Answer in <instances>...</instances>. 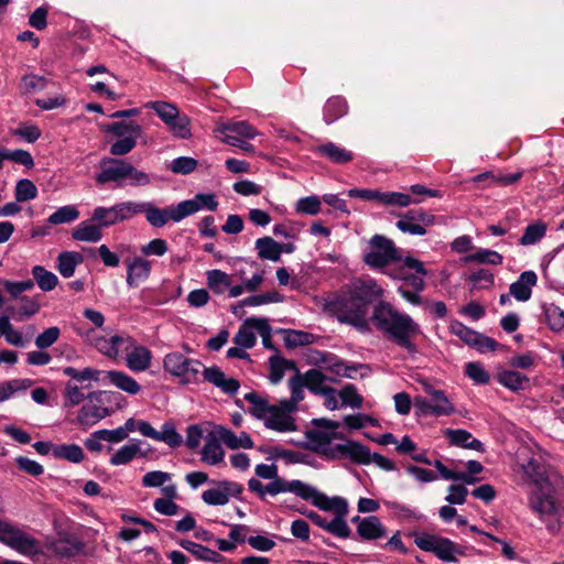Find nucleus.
<instances>
[{
	"label": "nucleus",
	"instance_id": "864d4df0",
	"mask_svg": "<svg viewBox=\"0 0 564 564\" xmlns=\"http://www.w3.org/2000/svg\"><path fill=\"white\" fill-rule=\"evenodd\" d=\"M32 275L39 288L44 292L52 291L58 283L57 276L42 265H34Z\"/></svg>",
	"mask_w": 564,
	"mask_h": 564
},
{
	"label": "nucleus",
	"instance_id": "412c9836",
	"mask_svg": "<svg viewBox=\"0 0 564 564\" xmlns=\"http://www.w3.org/2000/svg\"><path fill=\"white\" fill-rule=\"evenodd\" d=\"M202 373L205 381L212 383L226 394L234 395L240 387L238 380L226 377L224 371L217 366L204 367Z\"/></svg>",
	"mask_w": 564,
	"mask_h": 564
},
{
	"label": "nucleus",
	"instance_id": "3c124183",
	"mask_svg": "<svg viewBox=\"0 0 564 564\" xmlns=\"http://www.w3.org/2000/svg\"><path fill=\"white\" fill-rule=\"evenodd\" d=\"M347 111L346 101L340 97H333L324 106V120L327 124L343 117Z\"/></svg>",
	"mask_w": 564,
	"mask_h": 564
},
{
	"label": "nucleus",
	"instance_id": "39448f33",
	"mask_svg": "<svg viewBox=\"0 0 564 564\" xmlns=\"http://www.w3.org/2000/svg\"><path fill=\"white\" fill-rule=\"evenodd\" d=\"M0 542L24 556L33 557L41 553L40 543L35 538L6 521H0Z\"/></svg>",
	"mask_w": 564,
	"mask_h": 564
},
{
	"label": "nucleus",
	"instance_id": "09e8293b",
	"mask_svg": "<svg viewBox=\"0 0 564 564\" xmlns=\"http://www.w3.org/2000/svg\"><path fill=\"white\" fill-rule=\"evenodd\" d=\"M79 210L75 205H65L57 208L47 218L50 225L56 226L62 224H70L78 219Z\"/></svg>",
	"mask_w": 564,
	"mask_h": 564
},
{
	"label": "nucleus",
	"instance_id": "13d9d810",
	"mask_svg": "<svg viewBox=\"0 0 564 564\" xmlns=\"http://www.w3.org/2000/svg\"><path fill=\"white\" fill-rule=\"evenodd\" d=\"M51 549L61 557H73L82 551V544L72 539H58L52 543Z\"/></svg>",
	"mask_w": 564,
	"mask_h": 564
},
{
	"label": "nucleus",
	"instance_id": "052dcab7",
	"mask_svg": "<svg viewBox=\"0 0 564 564\" xmlns=\"http://www.w3.org/2000/svg\"><path fill=\"white\" fill-rule=\"evenodd\" d=\"M340 399V406H349L351 409H360L364 403V398L358 393L354 384H346L338 391Z\"/></svg>",
	"mask_w": 564,
	"mask_h": 564
},
{
	"label": "nucleus",
	"instance_id": "20e7f679",
	"mask_svg": "<svg viewBox=\"0 0 564 564\" xmlns=\"http://www.w3.org/2000/svg\"><path fill=\"white\" fill-rule=\"evenodd\" d=\"M292 494L295 496L311 501L315 507L323 511H333L336 513H345L349 511L348 502L341 497H328L318 491L315 487L303 482L302 480H293Z\"/></svg>",
	"mask_w": 564,
	"mask_h": 564
},
{
	"label": "nucleus",
	"instance_id": "aec40b11",
	"mask_svg": "<svg viewBox=\"0 0 564 564\" xmlns=\"http://www.w3.org/2000/svg\"><path fill=\"white\" fill-rule=\"evenodd\" d=\"M202 373L205 381L212 383L226 394L234 395L240 387L238 380L226 377L224 371L217 366L204 367Z\"/></svg>",
	"mask_w": 564,
	"mask_h": 564
},
{
	"label": "nucleus",
	"instance_id": "f704fd0d",
	"mask_svg": "<svg viewBox=\"0 0 564 564\" xmlns=\"http://www.w3.org/2000/svg\"><path fill=\"white\" fill-rule=\"evenodd\" d=\"M256 321H260L259 317H250L239 327L237 334L234 337V343L245 349L252 348L257 343L256 332L258 333V324Z\"/></svg>",
	"mask_w": 564,
	"mask_h": 564
},
{
	"label": "nucleus",
	"instance_id": "49530a36",
	"mask_svg": "<svg viewBox=\"0 0 564 564\" xmlns=\"http://www.w3.org/2000/svg\"><path fill=\"white\" fill-rule=\"evenodd\" d=\"M217 132H229L243 139H253L258 131L247 121H235L219 126Z\"/></svg>",
	"mask_w": 564,
	"mask_h": 564
},
{
	"label": "nucleus",
	"instance_id": "72a5a7b5",
	"mask_svg": "<svg viewBox=\"0 0 564 564\" xmlns=\"http://www.w3.org/2000/svg\"><path fill=\"white\" fill-rule=\"evenodd\" d=\"M141 441L130 440L127 444L119 447L110 457L109 463L112 466H121L131 463L138 456H144L141 453Z\"/></svg>",
	"mask_w": 564,
	"mask_h": 564
},
{
	"label": "nucleus",
	"instance_id": "9b49d317",
	"mask_svg": "<svg viewBox=\"0 0 564 564\" xmlns=\"http://www.w3.org/2000/svg\"><path fill=\"white\" fill-rule=\"evenodd\" d=\"M555 486L554 484H546L545 486L536 487V489L529 497L530 508L539 514L541 519L545 516H553L557 512V503L554 499Z\"/></svg>",
	"mask_w": 564,
	"mask_h": 564
},
{
	"label": "nucleus",
	"instance_id": "b1692460",
	"mask_svg": "<svg viewBox=\"0 0 564 564\" xmlns=\"http://www.w3.org/2000/svg\"><path fill=\"white\" fill-rule=\"evenodd\" d=\"M127 263V284L135 288L140 282L145 281L151 273V262L143 257H134L126 261Z\"/></svg>",
	"mask_w": 564,
	"mask_h": 564
},
{
	"label": "nucleus",
	"instance_id": "c03bdc74",
	"mask_svg": "<svg viewBox=\"0 0 564 564\" xmlns=\"http://www.w3.org/2000/svg\"><path fill=\"white\" fill-rule=\"evenodd\" d=\"M256 249L260 258L271 261H278L282 252V247L271 237L257 239Z\"/></svg>",
	"mask_w": 564,
	"mask_h": 564
},
{
	"label": "nucleus",
	"instance_id": "0e129e2a",
	"mask_svg": "<svg viewBox=\"0 0 564 564\" xmlns=\"http://www.w3.org/2000/svg\"><path fill=\"white\" fill-rule=\"evenodd\" d=\"M348 512L345 513H336L335 517L328 521L326 531L330 534L347 539L351 534V529L349 528L348 523L346 522L345 518L347 517Z\"/></svg>",
	"mask_w": 564,
	"mask_h": 564
},
{
	"label": "nucleus",
	"instance_id": "7c9ffc66",
	"mask_svg": "<svg viewBox=\"0 0 564 564\" xmlns=\"http://www.w3.org/2000/svg\"><path fill=\"white\" fill-rule=\"evenodd\" d=\"M444 436L449 441L451 445L474 449L479 453L485 452L484 444L477 438L473 437V435L466 430L446 429L444 431Z\"/></svg>",
	"mask_w": 564,
	"mask_h": 564
},
{
	"label": "nucleus",
	"instance_id": "6ab92c4d",
	"mask_svg": "<svg viewBox=\"0 0 564 564\" xmlns=\"http://www.w3.org/2000/svg\"><path fill=\"white\" fill-rule=\"evenodd\" d=\"M183 219L198 213L199 210L215 212L219 202L214 193H199L193 198L178 203Z\"/></svg>",
	"mask_w": 564,
	"mask_h": 564
},
{
	"label": "nucleus",
	"instance_id": "69168bd1",
	"mask_svg": "<svg viewBox=\"0 0 564 564\" xmlns=\"http://www.w3.org/2000/svg\"><path fill=\"white\" fill-rule=\"evenodd\" d=\"M47 79L36 74H26L21 79V91L23 94H35L46 88Z\"/></svg>",
	"mask_w": 564,
	"mask_h": 564
},
{
	"label": "nucleus",
	"instance_id": "e2e57ef3",
	"mask_svg": "<svg viewBox=\"0 0 564 564\" xmlns=\"http://www.w3.org/2000/svg\"><path fill=\"white\" fill-rule=\"evenodd\" d=\"M465 262L487 263L491 265H499L503 261V257L494 250L479 249L476 252L468 254L464 258Z\"/></svg>",
	"mask_w": 564,
	"mask_h": 564
},
{
	"label": "nucleus",
	"instance_id": "ddd939ff",
	"mask_svg": "<svg viewBox=\"0 0 564 564\" xmlns=\"http://www.w3.org/2000/svg\"><path fill=\"white\" fill-rule=\"evenodd\" d=\"M142 214H144L147 221L155 228H162L169 221L180 223L183 220L178 204L159 208L151 202H143Z\"/></svg>",
	"mask_w": 564,
	"mask_h": 564
},
{
	"label": "nucleus",
	"instance_id": "680f3d73",
	"mask_svg": "<svg viewBox=\"0 0 564 564\" xmlns=\"http://www.w3.org/2000/svg\"><path fill=\"white\" fill-rule=\"evenodd\" d=\"M172 475L162 470H152L143 475L141 485L144 488H163L166 485L173 484Z\"/></svg>",
	"mask_w": 564,
	"mask_h": 564
},
{
	"label": "nucleus",
	"instance_id": "423d86ee",
	"mask_svg": "<svg viewBox=\"0 0 564 564\" xmlns=\"http://www.w3.org/2000/svg\"><path fill=\"white\" fill-rule=\"evenodd\" d=\"M104 130L118 138L110 147V153L115 156L126 155L131 152L142 133V127L137 121L112 122L106 124Z\"/></svg>",
	"mask_w": 564,
	"mask_h": 564
},
{
	"label": "nucleus",
	"instance_id": "393cba45",
	"mask_svg": "<svg viewBox=\"0 0 564 564\" xmlns=\"http://www.w3.org/2000/svg\"><path fill=\"white\" fill-rule=\"evenodd\" d=\"M423 390L431 397V403L433 405V415H451L455 412L454 404L448 400L443 390L436 389L427 381H421Z\"/></svg>",
	"mask_w": 564,
	"mask_h": 564
},
{
	"label": "nucleus",
	"instance_id": "5fc2aeb1",
	"mask_svg": "<svg viewBox=\"0 0 564 564\" xmlns=\"http://www.w3.org/2000/svg\"><path fill=\"white\" fill-rule=\"evenodd\" d=\"M523 471L536 487L553 482L549 476H545L544 467L535 459H530L523 466Z\"/></svg>",
	"mask_w": 564,
	"mask_h": 564
},
{
	"label": "nucleus",
	"instance_id": "8fccbe9b",
	"mask_svg": "<svg viewBox=\"0 0 564 564\" xmlns=\"http://www.w3.org/2000/svg\"><path fill=\"white\" fill-rule=\"evenodd\" d=\"M245 400L249 403V412L261 420L267 417L268 413L273 405H270L268 401L256 392H249L245 394Z\"/></svg>",
	"mask_w": 564,
	"mask_h": 564
},
{
	"label": "nucleus",
	"instance_id": "1a4fd4ad",
	"mask_svg": "<svg viewBox=\"0 0 564 564\" xmlns=\"http://www.w3.org/2000/svg\"><path fill=\"white\" fill-rule=\"evenodd\" d=\"M163 368L173 377L180 378L181 382L189 384L199 381L203 365L196 359H191L178 351H173L165 355Z\"/></svg>",
	"mask_w": 564,
	"mask_h": 564
},
{
	"label": "nucleus",
	"instance_id": "c9c22d12",
	"mask_svg": "<svg viewBox=\"0 0 564 564\" xmlns=\"http://www.w3.org/2000/svg\"><path fill=\"white\" fill-rule=\"evenodd\" d=\"M316 154L326 156L335 164H345L354 159L352 152L337 145L334 142H326L313 149Z\"/></svg>",
	"mask_w": 564,
	"mask_h": 564
},
{
	"label": "nucleus",
	"instance_id": "79ce46f5",
	"mask_svg": "<svg viewBox=\"0 0 564 564\" xmlns=\"http://www.w3.org/2000/svg\"><path fill=\"white\" fill-rule=\"evenodd\" d=\"M305 383L307 386V389L316 395H322L326 390H328L330 387L326 384L327 381L334 382L335 380L332 378H328L326 375H324L318 369H310L305 373L302 375Z\"/></svg>",
	"mask_w": 564,
	"mask_h": 564
},
{
	"label": "nucleus",
	"instance_id": "9d476101",
	"mask_svg": "<svg viewBox=\"0 0 564 564\" xmlns=\"http://www.w3.org/2000/svg\"><path fill=\"white\" fill-rule=\"evenodd\" d=\"M87 341L97 349L101 355L116 359L122 352L126 343H130L129 335H112L106 337L98 335L94 330H88L85 334Z\"/></svg>",
	"mask_w": 564,
	"mask_h": 564
},
{
	"label": "nucleus",
	"instance_id": "4be33fe9",
	"mask_svg": "<svg viewBox=\"0 0 564 564\" xmlns=\"http://www.w3.org/2000/svg\"><path fill=\"white\" fill-rule=\"evenodd\" d=\"M293 411H286L281 402L279 405H273L267 417H264V425L278 432H292L296 430L294 419L291 416Z\"/></svg>",
	"mask_w": 564,
	"mask_h": 564
},
{
	"label": "nucleus",
	"instance_id": "f257e3e1",
	"mask_svg": "<svg viewBox=\"0 0 564 564\" xmlns=\"http://www.w3.org/2000/svg\"><path fill=\"white\" fill-rule=\"evenodd\" d=\"M370 321L397 345L408 351H415L412 338L420 333V326L410 315L398 311L389 302L381 301L373 307Z\"/></svg>",
	"mask_w": 564,
	"mask_h": 564
},
{
	"label": "nucleus",
	"instance_id": "6e6d98bb",
	"mask_svg": "<svg viewBox=\"0 0 564 564\" xmlns=\"http://www.w3.org/2000/svg\"><path fill=\"white\" fill-rule=\"evenodd\" d=\"M207 285L216 294H223L230 286L229 275L218 269L206 272Z\"/></svg>",
	"mask_w": 564,
	"mask_h": 564
},
{
	"label": "nucleus",
	"instance_id": "bf43d9fd",
	"mask_svg": "<svg viewBox=\"0 0 564 564\" xmlns=\"http://www.w3.org/2000/svg\"><path fill=\"white\" fill-rule=\"evenodd\" d=\"M546 234V225L543 221H535L525 227L520 238V245L532 246L538 243Z\"/></svg>",
	"mask_w": 564,
	"mask_h": 564
},
{
	"label": "nucleus",
	"instance_id": "603ef678",
	"mask_svg": "<svg viewBox=\"0 0 564 564\" xmlns=\"http://www.w3.org/2000/svg\"><path fill=\"white\" fill-rule=\"evenodd\" d=\"M170 132L180 139H189L192 137L191 119L186 115L178 112L174 119L165 123Z\"/></svg>",
	"mask_w": 564,
	"mask_h": 564
},
{
	"label": "nucleus",
	"instance_id": "c756f323",
	"mask_svg": "<svg viewBox=\"0 0 564 564\" xmlns=\"http://www.w3.org/2000/svg\"><path fill=\"white\" fill-rule=\"evenodd\" d=\"M248 487L250 491L256 492L263 498L267 494L271 496H276L283 492L292 494L293 480H275L274 482L263 485L259 479L251 478L248 481Z\"/></svg>",
	"mask_w": 564,
	"mask_h": 564
},
{
	"label": "nucleus",
	"instance_id": "a878e982",
	"mask_svg": "<svg viewBox=\"0 0 564 564\" xmlns=\"http://www.w3.org/2000/svg\"><path fill=\"white\" fill-rule=\"evenodd\" d=\"M215 435L230 449H249L253 447V441L246 432H241L239 435H237L231 430L223 425H216Z\"/></svg>",
	"mask_w": 564,
	"mask_h": 564
},
{
	"label": "nucleus",
	"instance_id": "bb28decb",
	"mask_svg": "<svg viewBox=\"0 0 564 564\" xmlns=\"http://www.w3.org/2000/svg\"><path fill=\"white\" fill-rule=\"evenodd\" d=\"M163 497L158 498L153 502L154 510L163 516H175L180 512L181 507L174 502L177 498V487L175 484L166 485L162 488Z\"/></svg>",
	"mask_w": 564,
	"mask_h": 564
},
{
	"label": "nucleus",
	"instance_id": "0eeeda50",
	"mask_svg": "<svg viewBox=\"0 0 564 564\" xmlns=\"http://www.w3.org/2000/svg\"><path fill=\"white\" fill-rule=\"evenodd\" d=\"M415 545L425 552L434 553L441 561L456 563L457 555H465L464 549L447 538L423 533L414 539Z\"/></svg>",
	"mask_w": 564,
	"mask_h": 564
},
{
	"label": "nucleus",
	"instance_id": "473e14b6",
	"mask_svg": "<svg viewBox=\"0 0 564 564\" xmlns=\"http://www.w3.org/2000/svg\"><path fill=\"white\" fill-rule=\"evenodd\" d=\"M102 230L97 223L84 220L72 230V238L75 241L96 243L102 239Z\"/></svg>",
	"mask_w": 564,
	"mask_h": 564
},
{
	"label": "nucleus",
	"instance_id": "2eb2a0df",
	"mask_svg": "<svg viewBox=\"0 0 564 564\" xmlns=\"http://www.w3.org/2000/svg\"><path fill=\"white\" fill-rule=\"evenodd\" d=\"M403 268L414 270L415 274L406 273L403 269L399 270L393 278L400 279L404 281L405 288H411V290H415L416 292L423 291L425 283L423 276L426 275V270L422 261L413 257H406L403 260Z\"/></svg>",
	"mask_w": 564,
	"mask_h": 564
},
{
	"label": "nucleus",
	"instance_id": "dca6fc26",
	"mask_svg": "<svg viewBox=\"0 0 564 564\" xmlns=\"http://www.w3.org/2000/svg\"><path fill=\"white\" fill-rule=\"evenodd\" d=\"M138 431L147 437L154 441L164 442L171 447H176L182 443L181 435L176 432L174 424L164 423L161 431H156L147 421L138 422Z\"/></svg>",
	"mask_w": 564,
	"mask_h": 564
},
{
	"label": "nucleus",
	"instance_id": "f03ea898",
	"mask_svg": "<svg viewBox=\"0 0 564 564\" xmlns=\"http://www.w3.org/2000/svg\"><path fill=\"white\" fill-rule=\"evenodd\" d=\"M99 185L115 184L116 187H141L151 184L150 174L138 170L130 162L117 158H102L99 162V172L95 176Z\"/></svg>",
	"mask_w": 564,
	"mask_h": 564
},
{
	"label": "nucleus",
	"instance_id": "de8ad7c7",
	"mask_svg": "<svg viewBox=\"0 0 564 564\" xmlns=\"http://www.w3.org/2000/svg\"><path fill=\"white\" fill-rule=\"evenodd\" d=\"M544 319L553 332H560L564 328V311L553 303L543 304Z\"/></svg>",
	"mask_w": 564,
	"mask_h": 564
},
{
	"label": "nucleus",
	"instance_id": "a211bd4d",
	"mask_svg": "<svg viewBox=\"0 0 564 564\" xmlns=\"http://www.w3.org/2000/svg\"><path fill=\"white\" fill-rule=\"evenodd\" d=\"M332 457H348L358 464H370L371 453L369 448L354 441L336 444L330 448Z\"/></svg>",
	"mask_w": 564,
	"mask_h": 564
},
{
	"label": "nucleus",
	"instance_id": "4c0bfd02",
	"mask_svg": "<svg viewBox=\"0 0 564 564\" xmlns=\"http://www.w3.org/2000/svg\"><path fill=\"white\" fill-rule=\"evenodd\" d=\"M41 304L36 297H20L19 306H8L7 313L15 321H23L39 313Z\"/></svg>",
	"mask_w": 564,
	"mask_h": 564
},
{
	"label": "nucleus",
	"instance_id": "37998d69",
	"mask_svg": "<svg viewBox=\"0 0 564 564\" xmlns=\"http://www.w3.org/2000/svg\"><path fill=\"white\" fill-rule=\"evenodd\" d=\"M269 379L273 384H276L282 380L286 370H294L295 372L299 370L293 361L279 355H274L269 358Z\"/></svg>",
	"mask_w": 564,
	"mask_h": 564
},
{
	"label": "nucleus",
	"instance_id": "a19ab883",
	"mask_svg": "<svg viewBox=\"0 0 564 564\" xmlns=\"http://www.w3.org/2000/svg\"><path fill=\"white\" fill-rule=\"evenodd\" d=\"M498 382L507 389L517 392L529 386V378L516 370H502L498 373Z\"/></svg>",
	"mask_w": 564,
	"mask_h": 564
},
{
	"label": "nucleus",
	"instance_id": "774afa93",
	"mask_svg": "<svg viewBox=\"0 0 564 564\" xmlns=\"http://www.w3.org/2000/svg\"><path fill=\"white\" fill-rule=\"evenodd\" d=\"M145 107L153 109L164 124L169 123L180 112L175 105L166 101H150Z\"/></svg>",
	"mask_w": 564,
	"mask_h": 564
},
{
	"label": "nucleus",
	"instance_id": "58836bf2",
	"mask_svg": "<svg viewBox=\"0 0 564 564\" xmlns=\"http://www.w3.org/2000/svg\"><path fill=\"white\" fill-rule=\"evenodd\" d=\"M357 534L361 540L373 541L387 536V528L376 516H368L360 528H357Z\"/></svg>",
	"mask_w": 564,
	"mask_h": 564
},
{
	"label": "nucleus",
	"instance_id": "a18cd8bd",
	"mask_svg": "<svg viewBox=\"0 0 564 564\" xmlns=\"http://www.w3.org/2000/svg\"><path fill=\"white\" fill-rule=\"evenodd\" d=\"M53 456L75 464L82 463L85 458L83 448L77 444L55 445L53 448Z\"/></svg>",
	"mask_w": 564,
	"mask_h": 564
},
{
	"label": "nucleus",
	"instance_id": "2f4dec72",
	"mask_svg": "<svg viewBox=\"0 0 564 564\" xmlns=\"http://www.w3.org/2000/svg\"><path fill=\"white\" fill-rule=\"evenodd\" d=\"M221 441L215 435V429L207 435L206 442L200 452L202 462L216 466L224 462L225 452L220 445Z\"/></svg>",
	"mask_w": 564,
	"mask_h": 564
},
{
	"label": "nucleus",
	"instance_id": "4468645a",
	"mask_svg": "<svg viewBox=\"0 0 564 564\" xmlns=\"http://www.w3.org/2000/svg\"><path fill=\"white\" fill-rule=\"evenodd\" d=\"M242 487L229 480H221L215 488L203 491L202 499L208 506H225L231 497L240 495Z\"/></svg>",
	"mask_w": 564,
	"mask_h": 564
},
{
	"label": "nucleus",
	"instance_id": "c85d7f7f",
	"mask_svg": "<svg viewBox=\"0 0 564 564\" xmlns=\"http://www.w3.org/2000/svg\"><path fill=\"white\" fill-rule=\"evenodd\" d=\"M288 383L291 397L289 399L281 400V405L286 411H295L299 403L305 398V388H307V386L299 370H296V373L289 379Z\"/></svg>",
	"mask_w": 564,
	"mask_h": 564
},
{
	"label": "nucleus",
	"instance_id": "ea45409f",
	"mask_svg": "<svg viewBox=\"0 0 564 564\" xmlns=\"http://www.w3.org/2000/svg\"><path fill=\"white\" fill-rule=\"evenodd\" d=\"M106 378L116 388H118L131 395H135L141 391V386L131 376L127 375L123 371H119V370L107 371Z\"/></svg>",
	"mask_w": 564,
	"mask_h": 564
},
{
	"label": "nucleus",
	"instance_id": "6e6552de",
	"mask_svg": "<svg viewBox=\"0 0 564 564\" xmlns=\"http://www.w3.org/2000/svg\"><path fill=\"white\" fill-rule=\"evenodd\" d=\"M369 248L364 254V262L372 269H383L401 259L394 242L383 235L372 236Z\"/></svg>",
	"mask_w": 564,
	"mask_h": 564
},
{
	"label": "nucleus",
	"instance_id": "cd10ccee",
	"mask_svg": "<svg viewBox=\"0 0 564 564\" xmlns=\"http://www.w3.org/2000/svg\"><path fill=\"white\" fill-rule=\"evenodd\" d=\"M538 276L533 271H524L518 280L511 283L509 288L510 295L520 302H525L531 297L532 288L536 284Z\"/></svg>",
	"mask_w": 564,
	"mask_h": 564
},
{
	"label": "nucleus",
	"instance_id": "e433bc0d",
	"mask_svg": "<svg viewBox=\"0 0 564 564\" xmlns=\"http://www.w3.org/2000/svg\"><path fill=\"white\" fill-rule=\"evenodd\" d=\"M84 262V257L77 251H62L56 259V269L63 278L74 275L77 265Z\"/></svg>",
	"mask_w": 564,
	"mask_h": 564
},
{
	"label": "nucleus",
	"instance_id": "5701e85b",
	"mask_svg": "<svg viewBox=\"0 0 564 564\" xmlns=\"http://www.w3.org/2000/svg\"><path fill=\"white\" fill-rule=\"evenodd\" d=\"M110 414L98 399L89 400L80 408L77 414V422L84 426H91Z\"/></svg>",
	"mask_w": 564,
	"mask_h": 564
},
{
	"label": "nucleus",
	"instance_id": "338daca9",
	"mask_svg": "<svg viewBox=\"0 0 564 564\" xmlns=\"http://www.w3.org/2000/svg\"><path fill=\"white\" fill-rule=\"evenodd\" d=\"M113 206L119 223L128 220L138 214H142L143 210V202L127 200L118 203Z\"/></svg>",
	"mask_w": 564,
	"mask_h": 564
},
{
	"label": "nucleus",
	"instance_id": "f8f14e48",
	"mask_svg": "<svg viewBox=\"0 0 564 564\" xmlns=\"http://www.w3.org/2000/svg\"><path fill=\"white\" fill-rule=\"evenodd\" d=\"M126 352V365L134 372H143L151 367L153 355L151 350L140 345L130 336V343H126L122 349Z\"/></svg>",
	"mask_w": 564,
	"mask_h": 564
},
{
	"label": "nucleus",
	"instance_id": "f3484780",
	"mask_svg": "<svg viewBox=\"0 0 564 564\" xmlns=\"http://www.w3.org/2000/svg\"><path fill=\"white\" fill-rule=\"evenodd\" d=\"M349 294L369 307V304L381 297L382 288L372 278H360L351 283Z\"/></svg>",
	"mask_w": 564,
	"mask_h": 564
},
{
	"label": "nucleus",
	"instance_id": "4d7b16f0",
	"mask_svg": "<svg viewBox=\"0 0 564 564\" xmlns=\"http://www.w3.org/2000/svg\"><path fill=\"white\" fill-rule=\"evenodd\" d=\"M115 206H98L93 210L91 221H95L100 228H108L119 223Z\"/></svg>",
	"mask_w": 564,
	"mask_h": 564
},
{
	"label": "nucleus",
	"instance_id": "7ed1b4c3",
	"mask_svg": "<svg viewBox=\"0 0 564 564\" xmlns=\"http://www.w3.org/2000/svg\"><path fill=\"white\" fill-rule=\"evenodd\" d=\"M330 311L341 324H348L360 333H369L370 321L368 319V307L348 294L330 304Z\"/></svg>",
	"mask_w": 564,
	"mask_h": 564
}]
</instances>
